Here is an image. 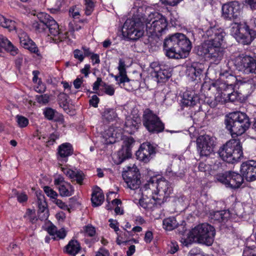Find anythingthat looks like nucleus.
<instances>
[{"instance_id": "9d476101", "label": "nucleus", "mask_w": 256, "mask_h": 256, "mask_svg": "<svg viewBox=\"0 0 256 256\" xmlns=\"http://www.w3.org/2000/svg\"><path fill=\"white\" fill-rule=\"evenodd\" d=\"M236 69L245 74H256V59L248 56L242 54L235 59Z\"/></svg>"}, {"instance_id": "13d9d810", "label": "nucleus", "mask_w": 256, "mask_h": 256, "mask_svg": "<svg viewBox=\"0 0 256 256\" xmlns=\"http://www.w3.org/2000/svg\"><path fill=\"white\" fill-rule=\"evenodd\" d=\"M153 238V234L152 232L148 231L145 234L144 240L146 243H150Z\"/></svg>"}, {"instance_id": "e433bc0d", "label": "nucleus", "mask_w": 256, "mask_h": 256, "mask_svg": "<svg viewBox=\"0 0 256 256\" xmlns=\"http://www.w3.org/2000/svg\"><path fill=\"white\" fill-rule=\"evenodd\" d=\"M16 118L18 125L20 128H24L28 124V119L24 116L17 115Z\"/></svg>"}, {"instance_id": "de8ad7c7", "label": "nucleus", "mask_w": 256, "mask_h": 256, "mask_svg": "<svg viewBox=\"0 0 256 256\" xmlns=\"http://www.w3.org/2000/svg\"><path fill=\"white\" fill-rule=\"evenodd\" d=\"M170 250L169 252L171 254H174L179 250V246L178 242L176 241H172L169 244Z\"/></svg>"}, {"instance_id": "4468645a", "label": "nucleus", "mask_w": 256, "mask_h": 256, "mask_svg": "<svg viewBox=\"0 0 256 256\" xmlns=\"http://www.w3.org/2000/svg\"><path fill=\"white\" fill-rule=\"evenodd\" d=\"M198 150L200 156H208L214 152V139L208 135L199 136L196 139Z\"/></svg>"}, {"instance_id": "5fc2aeb1", "label": "nucleus", "mask_w": 256, "mask_h": 256, "mask_svg": "<svg viewBox=\"0 0 256 256\" xmlns=\"http://www.w3.org/2000/svg\"><path fill=\"white\" fill-rule=\"evenodd\" d=\"M99 102V98L96 96H92V98L90 100L89 103L94 108H97Z\"/></svg>"}, {"instance_id": "423d86ee", "label": "nucleus", "mask_w": 256, "mask_h": 256, "mask_svg": "<svg viewBox=\"0 0 256 256\" xmlns=\"http://www.w3.org/2000/svg\"><path fill=\"white\" fill-rule=\"evenodd\" d=\"M214 235V228L206 223L196 226L190 232V238L194 241L206 246L212 244Z\"/></svg>"}, {"instance_id": "e2e57ef3", "label": "nucleus", "mask_w": 256, "mask_h": 256, "mask_svg": "<svg viewBox=\"0 0 256 256\" xmlns=\"http://www.w3.org/2000/svg\"><path fill=\"white\" fill-rule=\"evenodd\" d=\"M186 71L188 74L194 79V72H196V66L194 64H192L191 66L188 68Z\"/></svg>"}, {"instance_id": "6e6552de", "label": "nucleus", "mask_w": 256, "mask_h": 256, "mask_svg": "<svg viewBox=\"0 0 256 256\" xmlns=\"http://www.w3.org/2000/svg\"><path fill=\"white\" fill-rule=\"evenodd\" d=\"M142 123L147 130L152 134H158L164 129V124L160 118L150 108L143 112Z\"/></svg>"}, {"instance_id": "09e8293b", "label": "nucleus", "mask_w": 256, "mask_h": 256, "mask_svg": "<svg viewBox=\"0 0 256 256\" xmlns=\"http://www.w3.org/2000/svg\"><path fill=\"white\" fill-rule=\"evenodd\" d=\"M69 12L70 15L74 18H78L80 16L79 10L76 6L70 8Z\"/></svg>"}, {"instance_id": "2eb2a0df", "label": "nucleus", "mask_w": 256, "mask_h": 256, "mask_svg": "<svg viewBox=\"0 0 256 256\" xmlns=\"http://www.w3.org/2000/svg\"><path fill=\"white\" fill-rule=\"evenodd\" d=\"M155 153V148L149 142H144L140 145L136 155L138 160L146 163L150 160Z\"/></svg>"}, {"instance_id": "f03ea898", "label": "nucleus", "mask_w": 256, "mask_h": 256, "mask_svg": "<svg viewBox=\"0 0 256 256\" xmlns=\"http://www.w3.org/2000/svg\"><path fill=\"white\" fill-rule=\"evenodd\" d=\"M225 36L224 30L218 26H210L202 35L205 40L195 48L196 54L208 58L212 62L218 64L224 57V50L222 47V42Z\"/></svg>"}, {"instance_id": "c85d7f7f", "label": "nucleus", "mask_w": 256, "mask_h": 256, "mask_svg": "<svg viewBox=\"0 0 256 256\" xmlns=\"http://www.w3.org/2000/svg\"><path fill=\"white\" fill-rule=\"evenodd\" d=\"M65 248L66 253L72 256H75L81 250L80 243L76 240H70Z\"/></svg>"}, {"instance_id": "bf43d9fd", "label": "nucleus", "mask_w": 256, "mask_h": 256, "mask_svg": "<svg viewBox=\"0 0 256 256\" xmlns=\"http://www.w3.org/2000/svg\"><path fill=\"white\" fill-rule=\"evenodd\" d=\"M90 59L92 60V63L93 65L95 64H98L100 63V56L98 54H92L90 56Z\"/></svg>"}, {"instance_id": "9b49d317", "label": "nucleus", "mask_w": 256, "mask_h": 256, "mask_svg": "<svg viewBox=\"0 0 256 256\" xmlns=\"http://www.w3.org/2000/svg\"><path fill=\"white\" fill-rule=\"evenodd\" d=\"M122 175L130 188L136 190L139 188L141 183L140 174L138 169L134 164L126 166Z\"/></svg>"}, {"instance_id": "1a4fd4ad", "label": "nucleus", "mask_w": 256, "mask_h": 256, "mask_svg": "<svg viewBox=\"0 0 256 256\" xmlns=\"http://www.w3.org/2000/svg\"><path fill=\"white\" fill-rule=\"evenodd\" d=\"M47 30L48 32V36L55 43H58L67 38L70 40V36L72 38H74L73 30L62 34L59 28V25L51 16L49 18Z\"/></svg>"}, {"instance_id": "c03bdc74", "label": "nucleus", "mask_w": 256, "mask_h": 256, "mask_svg": "<svg viewBox=\"0 0 256 256\" xmlns=\"http://www.w3.org/2000/svg\"><path fill=\"white\" fill-rule=\"evenodd\" d=\"M118 69V72H120L121 75L123 74L124 76H127L125 62L122 59L119 60Z\"/></svg>"}, {"instance_id": "49530a36", "label": "nucleus", "mask_w": 256, "mask_h": 256, "mask_svg": "<svg viewBox=\"0 0 256 256\" xmlns=\"http://www.w3.org/2000/svg\"><path fill=\"white\" fill-rule=\"evenodd\" d=\"M122 202L119 199L116 198L112 200V204L114 206H116V208L114 209V212L117 214H123V210H121L120 207L118 206L119 204H120Z\"/></svg>"}, {"instance_id": "a878e982", "label": "nucleus", "mask_w": 256, "mask_h": 256, "mask_svg": "<svg viewBox=\"0 0 256 256\" xmlns=\"http://www.w3.org/2000/svg\"><path fill=\"white\" fill-rule=\"evenodd\" d=\"M155 73L158 82H164L172 76L170 68L164 65L160 66L159 70Z\"/></svg>"}, {"instance_id": "338daca9", "label": "nucleus", "mask_w": 256, "mask_h": 256, "mask_svg": "<svg viewBox=\"0 0 256 256\" xmlns=\"http://www.w3.org/2000/svg\"><path fill=\"white\" fill-rule=\"evenodd\" d=\"M90 66L88 64H86L84 68L80 70L82 74H84L86 77H87L90 73Z\"/></svg>"}, {"instance_id": "0e129e2a", "label": "nucleus", "mask_w": 256, "mask_h": 256, "mask_svg": "<svg viewBox=\"0 0 256 256\" xmlns=\"http://www.w3.org/2000/svg\"><path fill=\"white\" fill-rule=\"evenodd\" d=\"M96 256H110V253L108 250L100 248L96 252Z\"/></svg>"}, {"instance_id": "20e7f679", "label": "nucleus", "mask_w": 256, "mask_h": 256, "mask_svg": "<svg viewBox=\"0 0 256 256\" xmlns=\"http://www.w3.org/2000/svg\"><path fill=\"white\" fill-rule=\"evenodd\" d=\"M226 128L230 132L232 138H237L249 128L250 123L249 118L245 113L236 112L227 114L224 119Z\"/></svg>"}, {"instance_id": "72a5a7b5", "label": "nucleus", "mask_w": 256, "mask_h": 256, "mask_svg": "<svg viewBox=\"0 0 256 256\" xmlns=\"http://www.w3.org/2000/svg\"><path fill=\"white\" fill-rule=\"evenodd\" d=\"M116 118L117 114L114 109H106L102 114V119L104 122H112L115 120Z\"/></svg>"}, {"instance_id": "a18cd8bd", "label": "nucleus", "mask_w": 256, "mask_h": 256, "mask_svg": "<svg viewBox=\"0 0 256 256\" xmlns=\"http://www.w3.org/2000/svg\"><path fill=\"white\" fill-rule=\"evenodd\" d=\"M86 5V14L87 16L90 15L93 11L94 8V4L92 0H89V2H85Z\"/></svg>"}, {"instance_id": "58836bf2", "label": "nucleus", "mask_w": 256, "mask_h": 256, "mask_svg": "<svg viewBox=\"0 0 256 256\" xmlns=\"http://www.w3.org/2000/svg\"><path fill=\"white\" fill-rule=\"evenodd\" d=\"M156 187V182H154V180H150L144 185L143 190H150L152 191V193L153 194L154 192L156 193V190H154Z\"/></svg>"}, {"instance_id": "c9c22d12", "label": "nucleus", "mask_w": 256, "mask_h": 256, "mask_svg": "<svg viewBox=\"0 0 256 256\" xmlns=\"http://www.w3.org/2000/svg\"><path fill=\"white\" fill-rule=\"evenodd\" d=\"M82 232L85 236L92 237L96 234V229L92 225L88 224L83 227Z\"/></svg>"}, {"instance_id": "69168bd1", "label": "nucleus", "mask_w": 256, "mask_h": 256, "mask_svg": "<svg viewBox=\"0 0 256 256\" xmlns=\"http://www.w3.org/2000/svg\"><path fill=\"white\" fill-rule=\"evenodd\" d=\"M66 236V232L64 228H62L59 230H57L56 234V237L58 238H64Z\"/></svg>"}, {"instance_id": "6ab92c4d", "label": "nucleus", "mask_w": 256, "mask_h": 256, "mask_svg": "<svg viewBox=\"0 0 256 256\" xmlns=\"http://www.w3.org/2000/svg\"><path fill=\"white\" fill-rule=\"evenodd\" d=\"M38 18L39 20L32 24V28L36 32H46L48 22L50 16L46 13L41 12L38 14Z\"/></svg>"}, {"instance_id": "680f3d73", "label": "nucleus", "mask_w": 256, "mask_h": 256, "mask_svg": "<svg viewBox=\"0 0 256 256\" xmlns=\"http://www.w3.org/2000/svg\"><path fill=\"white\" fill-rule=\"evenodd\" d=\"M110 226L111 228H113L116 232L119 230L118 226V222L116 220H114L112 219L109 220Z\"/></svg>"}, {"instance_id": "f3484780", "label": "nucleus", "mask_w": 256, "mask_h": 256, "mask_svg": "<svg viewBox=\"0 0 256 256\" xmlns=\"http://www.w3.org/2000/svg\"><path fill=\"white\" fill-rule=\"evenodd\" d=\"M134 142V140L132 137H127L124 139L122 148L118 153V162L117 164H121L124 160L131 156V148Z\"/></svg>"}, {"instance_id": "393cba45", "label": "nucleus", "mask_w": 256, "mask_h": 256, "mask_svg": "<svg viewBox=\"0 0 256 256\" xmlns=\"http://www.w3.org/2000/svg\"><path fill=\"white\" fill-rule=\"evenodd\" d=\"M198 100V96L194 92L186 90L183 94L181 102L182 106H192L196 105Z\"/></svg>"}, {"instance_id": "3c124183", "label": "nucleus", "mask_w": 256, "mask_h": 256, "mask_svg": "<svg viewBox=\"0 0 256 256\" xmlns=\"http://www.w3.org/2000/svg\"><path fill=\"white\" fill-rule=\"evenodd\" d=\"M224 95H227L226 98H228V100L230 102H234L238 100V94L237 92H233L230 94H224Z\"/></svg>"}, {"instance_id": "39448f33", "label": "nucleus", "mask_w": 256, "mask_h": 256, "mask_svg": "<svg viewBox=\"0 0 256 256\" xmlns=\"http://www.w3.org/2000/svg\"><path fill=\"white\" fill-rule=\"evenodd\" d=\"M218 154L224 162L234 164L243 156L242 144L238 138H232L221 146Z\"/></svg>"}, {"instance_id": "b1692460", "label": "nucleus", "mask_w": 256, "mask_h": 256, "mask_svg": "<svg viewBox=\"0 0 256 256\" xmlns=\"http://www.w3.org/2000/svg\"><path fill=\"white\" fill-rule=\"evenodd\" d=\"M38 204V218L41 220H45L48 218V212L47 208V204L45 200L44 195L40 194L37 196Z\"/></svg>"}, {"instance_id": "864d4df0", "label": "nucleus", "mask_w": 256, "mask_h": 256, "mask_svg": "<svg viewBox=\"0 0 256 256\" xmlns=\"http://www.w3.org/2000/svg\"><path fill=\"white\" fill-rule=\"evenodd\" d=\"M48 232L50 235L54 236L52 238L54 240H56V234L57 232V228L56 226L52 225L48 226Z\"/></svg>"}, {"instance_id": "bb28decb", "label": "nucleus", "mask_w": 256, "mask_h": 256, "mask_svg": "<svg viewBox=\"0 0 256 256\" xmlns=\"http://www.w3.org/2000/svg\"><path fill=\"white\" fill-rule=\"evenodd\" d=\"M4 48L6 52L12 56L18 54V49L14 46L8 39L2 36H0V49Z\"/></svg>"}, {"instance_id": "603ef678", "label": "nucleus", "mask_w": 256, "mask_h": 256, "mask_svg": "<svg viewBox=\"0 0 256 256\" xmlns=\"http://www.w3.org/2000/svg\"><path fill=\"white\" fill-rule=\"evenodd\" d=\"M74 58L78 60L80 62H82L84 59V56H83L82 52L78 49L74 50Z\"/></svg>"}, {"instance_id": "473e14b6", "label": "nucleus", "mask_w": 256, "mask_h": 256, "mask_svg": "<svg viewBox=\"0 0 256 256\" xmlns=\"http://www.w3.org/2000/svg\"><path fill=\"white\" fill-rule=\"evenodd\" d=\"M178 223L174 217H170L163 220V227L167 230H172L177 228Z\"/></svg>"}, {"instance_id": "ddd939ff", "label": "nucleus", "mask_w": 256, "mask_h": 256, "mask_svg": "<svg viewBox=\"0 0 256 256\" xmlns=\"http://www.w3.org/2000/svg\"><path fill=\"white\" fill-rule=\"evenodd\" d=\"M242 13L240 4L237 1L224 4L222 6V16L226 20H235L240 18Z\"/></svg>"}, {"instance_id": "ea45409f", "label": "nucleus", "mask_w": 256, "mask_h": 256, "mask_svg": "<svg viewBox=\"0 0 256 256\" xmlns=\"http://www.w3.org/2000/svg\"><path fill=\"white\" fill-rule=\"evenodd\" d=\"M59 137L60 136L58 132H54L51 134L48 137V140L46 142V146H50L53 145L56 142V140L58 139Z\"/></svg>"}, {"instance_id": "f8f14e48", "label": "nucleus", "mask_w": 256, "mask_h": 256, "mask_svg": "<svg viewBox=\"0 0 256 256\" xmlns=\"http://www.w3.org/2000/svg\"><path fill=\"white\" fill-rule=\"evenodd\" d=\"M217 180L224 184L227 187L238 188L244 182V176L235 172L228 171L216 176Z\"/></svg>"}, {"instance_id": "7ed1b4c3", "label": "nucleus", "mask_w": 256, "mask_h": 256, "mask_svg": "<svg viewBox=\"0 0 256 256\" xmlns=\"http://www.w3.org/2000/svg\"><path fill=\"white\" fill-rule=\"evenodd\" d=\"M192 48L190 40L184 34L176 33L166 38L164 49L166 56L170 58H184Z\"/></svg>"}, {"instance_id": "0eeeda50", "label": "nucleus", "mask_w": 256, "mask_h": 256, "mask_svg": "<svg viewBox=\"0 0 256 256\" xmlns=\"http://www.w3.org/2000/svg\"><path fill=\"white\" fill-rule=\"evenodd\" d=\"M231 34L238 42L248 45L254 40L256 31L245 22H234L232 24Z\"/></svg>"}, {"instance_id": "4d7b16f0", "label": "nucleus", "mask_w": 256, "mask_h": 256, "mask_svg": "<svg viewBox=\"0 0 256 256\" xmlns=\"http://www.w3.org/2000/svg\"><path fill=\"white\" fill-rule=\"evenodd\" d=\"M115 92V90L114 87L112 85H110L106 87V88L104 90L105 93L109 96H112L114 94Z\"/></svg>"}, {"instance_id": "cd10ccee", "label": "nucleus", "mask_w": 256, "mask_h": 256, "mask_svg": "<svg viewBox=\"0 0 256 256\" xmlns=\"http://www.w3.org/2000/svg\"><path fill=\"white\" fill-rule=\"evenodd\" d=\"M140 122L131 118H127L124 124V130L129 134H132L138 128Z\"/></svg>"}, {"instance_id": "2f4dec72", "label": "nucleus", "mask_w": 256, "mask_h": 256, "mask_svg": "<svg viewBox=\"0 0 256 256\" xmlns=\"http://www.w3.org/2000/svg\"><path fill=\"white\" fill-rule=\"evenodd\" d=\"M0 26L8 29L10 31L16 28V24L14 21L6 18L2 14H0Z\"/></svg>"}, {"instance_id": "aec40b11", "label": "nucleus", "mask_w": 256, "mask_h": 256, "mask_svg": "<svg viewBox=\"0 0 256 256\" xmlns=\"http://www.w3.org/2000/svg\"><path fill=\"white\" fill-rule=\"evenodd\" d=\"M156 194L160 193V195L164 194V196H168L172 192L173 188L170 182L164 178H162L156 181Z\"/></svg>"}, {"instance_id": "774afa93", "label": "nucleus", "mask_w": 256, "mask_h": 256, "mask_svg": "<svg viewBox=\"0 0 256 256\" xmlns=\"http://www.w3.org/2000/svg\"><path fill=\"white\" fill-rule=\"evenodd\" d=\"M243 256H256V254L252 250L247 248L244 250Z\"/></svg>"}, {"instance_id": "c756f323", "label": "nucleus", "mask_w": 256, "mask_h": 256, "mask_svg": "<svg viewBox=\"0 0 256 256\" xmlns=\"http://www.w3.org/2000/svg\"><path fill=\"white\" fill-rule=\"evenodd\" d=\"M104 195L101 190L98 188L94 190L92 194L91 200L93 206H100L104 202Z\"/></svg>"}, {"instance_id": "5701e85b", "label": "nucleus", "mask_w": 256, "mask_h": 256, "mask_svg": "<svg viewBox=\"0 0 256 256\" xmlns=\"http://www.w3.org/2000/svg\"><path fill=\"white\" fill-rule=\"evenodd\" d=\"M120 129L110 126L104 132L103 136L107 144H112L116 142V138L120 136Z\"/></svg>"}, {"instance_id": "8fccbe9b", "label": "nucleus", "mask_w": 256, "mask_h": 256, "mask_svg": "<svg viewBox=\"0 0 256 256\" xmlns=\"http://www.w3.org/2000/svg\"><path fill=\"white\" fill-rule=\"evenodd\" d=\"M54 202L61 209H62L64 210H70L69 208H68V206L62 200L57 199L56 198L54 200Z\"/></svg>"}, {"instance_id": "a19ab883", "label": "nucleus", "mask_w": 256, "mask_h": 256, "mask_svg": "<svg viewBox=\"0 0 256 256\" xmlns=\"http://www.w3.org/2000/svg\"><path fill=\"white\" fill-rule=\"evenodd\" d=\"M44 192L46 194V195L53 198L55 199L58 196V194L52 188H50V186H46L44 188Z\"/></svg>"}, {"instance_id": "4be33fe9", "label": "nucleus", "mask_w": 256, "mask_h": 256, "mask_svg": "<svg viewBox=\"0 0 256 256\" xmlns=\"http://www.w3.org/2000/svg\"><path fill=\"white\" fill-rule=\"evenodd\" d=\"M110 76L114 78L117 82L116 84L120 88H124L128 91H131L134 90V88L132 86V82L134 81L130 80L128 76L121 75L120 72H118L117 75L111 74Z\"/></svg>"}, {"instance_id": "79ce46f5", "label": "nucleus", "mask_w": 256, "mask_h": 256, "mask_svg": "<svg viewBox=\"0 0 256 256\" xmlns=\"http://www.w3.org/2000/svg\"><path fill=\"white\" fill-rule=\"evenodd\" d=\"M50 96L48 94H42L36 96V100L38 103L46 104L48 102Z\"/></svg>"}, {"instance_id": "f257e3e1", "label": "nucleus", "mask_w": 256, "mask_h": 256, "mask_svg": "<svg viewBox=\"0 0 256 256\" xmlns=\"http://www.w3.org/2000/svg\"><path fill=\"white\" fill-rule=\"evenodd\" d=\"M151 34L158 35L166 30L168 22L166 18L158 12L138 15L133 19L127 20L124 24L128 38L137 40L144 34V26Z\"/></svg>"}, {"instance_id": "412c9836", "label": "nucleus", "mask_w": 256, "mask_h": 256, "mask_svg": "<svg viewBox=\"0 0 256 256\" xmlns=\"http://www.w3.org/2000/svg\"><path fill=\"white\" fill-rule=\"evenodd\" d=\"M62 171L72 181H76V183L82 185L83 180L84 179L85 176L84 172L80 170L75 169L73 170L68 168H60Z\"/></svg>"}, {"instance_id": "052dcab7", "label": "nucleus", "mask_w": 256, "mask_h": 256, "mask_svg": "<svg viewBox=\"0 0 256 256\" xmlns=\"http://www.w3.org/2000/svg\"><path fill=\"white\" fill-rule=\"evenodd\" d=\"M150 201L151 202V204H153L154 205L156 206L157 204H160L162 202V198H158L157 196H152Z\"/></svg>"}, {"instance_id": "a211bd4d", "label": "nucleus", "mask_w": 256, "mask_h": 256, "mask_svg": "<svg viewBox=\"0 0 256 256\" xmlns=\"http://www.w3.org/2000/svg\"><path fill=\"white\" fill-rule=\"evenodd\" d=\"M56 153L57 159L62 163L67 162L68 157L72 154L74 150L70 143H64L58 146Z\"/></svg>"}, {"instance_id": "f704fd0d", "label": "nucleus", "mask_w": 256, "mask_h": 256, "mask_svg": "<svg viewBox=\"0 0 256 256\" xmlns=\"http://www.w3.org/2000/svg\"><path fill=\"white\" fill-rule=\"evenodd\" d=\"M229 216V214L226 211H217L214 212L212 218L219 222H224Z\"/></svg>"}, {"instance_id": "7c9ffc66", "label": "nucleus", "mask_w": 256, "mask_h": 256, "mask_svg": "<svg viewBox=\"0 0 256 256\" xmlns=\"http://www.w3.org/2000/svg\"><path fill=\"white\" fill-rule=\"evenodd\" d=\"M60 194L62 196H70L74 192V186L69 182L58 186Z\"/></svg>"}, {"instance_id": "37998d69", "label": "nucleus", "mask_w": 256, "mask_h": 256, "mask_svg": "<svg viewBox=\"0 0 256 256\" xmlns=\"http://www.w3.org/2000/svg\"><path fill=\"white\" fill-rule=\"evenodd\" d=\"M27 44L28 46L26 47H24V48L32 52L38 54V49L36 44L32 40Z\"/></svg>"}, {"instance_id": "6e6d98bb", "label": "nucleus", "mask_w": 256, "mask_h": 256, "mask_svg": "<svg viewBox=\"0 0 256 256\" xmlns=\"http://www.w3.org/2000/svg\"><path fill=\"white\" fill-rule=\"evenodd\" d=\"M198 170L200 172H206L210 168V166L206 164L204 162H200L198 165Z\"/></svg>"}, {"instance_id": "4c0bfd02", "label": "nucleus", "mask_w": 256, "mask_h": 256, "mask_svg": "<svg viewBox=\"0 0 256 256\" xmlns=\"http://www.w3.org/2000/svg\"><path fill=\"white\" fill-rule=\"evenodd\" d=\"M55 110L52 108H47L44 112L45 117L48 120H53L57 121L58 120L54 119L55 115Z\"/></svg>"}, {"instance_id": "dca6fc26", "label": "nucleus", "mask_w": 256, "mask_h": 256, "mask_svg": "<svg viewBox=\"0 0 256 256\" xmlns=\"http://www.w3.org/2000/svg\"><path fill=\"white\" fill-rule=\"evenodd\" d=\"M240 172L244 178L249 182L256 180V161L250 160L241 165Z\"/></svg>"}]
</instances>
